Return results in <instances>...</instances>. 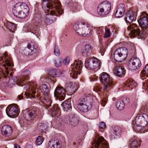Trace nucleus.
I'll return each instance as SVG.
<instances>
[{
  "instance_id": "1",
  "label": "nucleus",
  "mask_w": 148,
  "mask_h": 148,
  "mask_svg": "<svg viewBox=\"0 0 148 148\" xmlns=\"http://www.w3.org/2000/svg\"><path fill=\"white\" fill-rule=\"evenodd\" d=\"M146 15L145 12H142L138 20L139 25L142 28L141 31L140 30L139 27L134 23L130 24L128 27L127 29L131 36L142 38L148 35V18L146 16Z\"/></svg>"
},
{
  "instance_id": "2",
  "label": "nucleus",
  "mask_w": 148,
  "mask_h": 148,
  "mask_svg": "<svg viewBox=\"0 0 148 148\" xmlns=\"http://www.w3.org/2000/svg\"><path fill=\"white\" fill-rule=\"evenodd\" d=\"M41 4L42 8L45 10L46 8L49 9H52L50 12V14L48 12H45L44 17V21L47 25H50L53 22V20L51 19V15H54L58 16V14H61L63 12L62 9L61 4L58 0H42ZM48 12V10L47 9Z\"/></svg>"
},
{
  "instance_id": "3",
  "label": "nucleus",
  "mask_w": 148,
  "mask_h": 148,
  "mask_svg": "<svg viewBox=\"0 0 148 148\" xmlns=\"http://www.w3.org/2000/svg\"><path fill=\"white\" fill-rule=\"evenodd\" d=\"M31 74L30 71L26 70L23 73L22 75L23 76L21 78L17 79L16 78L13 80L12 79H10L9 81V84L10 83H12V84L14 85L17 84L21 86H23L25 85L24 89L27 91L31 90L32 93L33 95H35L36 93V92H38V89L36 87L34 84H26L27 83V80L29 79V76Z\"/></svg>"
},
{
  "instance_id": "4",
  "label": "nucleus",
  "mask_w": 148,
  "mask_h": 148,
  "mask_svg": "<svg viewBox=\"0 0 148 148\" xmlns=\"http://www.w3.org/2000/svg\"><path fill=\"white\" fill-rule=\"evenodd\" d=\"M23 113L24 114L23 117L25 119L23 121L21 120L20 122L24 127H26L27 129L30 124L33 123L32 120H33L36 116L39 115L40 112L37 108H34L30 110L28 109L25 110L23 111Z\"/></svg>"
},
{
  "instance_id": "5",
  "label": "nucleus",
  "mask_w": 148,
  "mask_h": 148,
  "mask_svg": "<svg viewBox=\"0 0 148 148\" xmlns=\"http://www.w3.org/2000/svg\"><path fill=\"white\" fill-rule=\"evenodd\" d=\"M73 27L77 33L84 37L90 33L93 29L92 27L84 22H78L74 24Z\"/></svg>"
},
{
  "instance_id": "6",
  "label": "nucleus",
  "mask_w": 148,
  "mask_h": 148,
  "mask_svg": "<svg viewBox=\"0 0 148 148\" xmlns=\"http://www.w3.org/2000/svg\"><path fill=\"white\" fill-rule=\"evenodd\" d=\"M29 11V8L27 5L25 3H21L16 4L12 10L14 15L20 18L25 17Z\"/></svg>"
},
{
  "instance_id": "7",
  "label": "nucleus",
  "mask_w": 148,
  "mask_h": 148,
  "mask_svg": "<svg viewBox=\"0 0 148 148\" xmlns=\"http://www.w3.org/2000/svg\"><path fill=\"white\" fill-rule=\"evenodd\" d=\"M40 89L42 93L40 100L48 108L51 106V101L49 95L50 88L46 84H42L40 86Z\"/></svg>"
},
{
  "instance_id": "8",
  "label": "nucleus",
  "mask_w": 148,
  "mask_h": 148,
  "mask_svg": "<svg viewBox=\"0 0 148 148\" xmlns=\"http://www.w3.org/2000/svg\"><path fill=\"white\" fill-rule=\"evenodd\" d=\"M128 51L125 47H122L117 49L114 53V58L115 60L121 62L125 59L127 56Z\"/></svg>"
},
{
  "instance_id": "9",
  "label": "nucleus",
  "mask_w": 148,
  "mask_h": 148,
  "mask_svg": "<svg viewBox=\"0 0 148 148\" xmlns=\"http://www.w3.org/2000/svg\"><path fill=\"white\" fill-rule=\"evenodd\" d=\"M82 67L81 61L75 60L72 65V72L70 73V76L73 78L76 79L77 75L80 74Z\"/></svg>"
},
{
  "instance_id": "10",
  "label": "nucleus",
  "mask_w": 148,
  "mask_h": 148,
  "mask_svg": "<svg viewBox=\"0 0 148 148\" xmlns=\"http://www.w3.org/2000/svg\"><path fill=\"white\" fill-rule=\"evenodd\" d=\"M111 8V5L109 2L104 1L101 3L98 8V13L99 15L104 16L109 13Z\"/></svg>"
},
{
  "instance_id": "11",
  "label": "nucleus",
  "mask_w": 148,
  "mask_h": 148,
  "mask_svg": "<svg viewBox=\"0 0 148 148\" xmlns=\"http://www.w3.org/2000/svg\"><path fill=\"white\" fill-rule=\"evenodd\" d=\"M101 75L100 80L101 83L104 85L103 90H110L112 87V79L110 77L109 75L106 73H103Z\"/></svg>"
},
{
  "instance_id": "12",
  "label": "nucleus",
  "mask_w": 148,
  "mask_h": 148,
  "mask_svg": "<svg viewBox=\"0 0 148 148\" xmlns=\"http://www.w3.org/2000/svg\"><path fill=\"white\" fill-rule=\"evenodd\" d=\"M148 116L146 114H138L132 122L133 124H137L146 126L147 124Z\"/></svg>"
},
{
  "instance_id": "13",
  "label": "nucleus",
  "mask_w": 148,
  "mask_h": 148,
  "mask_svg": "<svg viewBox=\"0 0 148 148\" xmlns=\"http://www.w3.org/2000/svg\"><path fill=\"white\" fill-rule=\"evenodd\" d=\"M99 64L97 58H91L86 62L85 66L89 70H92L98 68Z\"/></svg>"
},
{
  "instance_id": "14",
  "label": "nucleus",
  "mask_w": 148,
  "mask_h": 148,
  "mask_svg": "<svg viewBox=\"0 0 148 148\" xmlns=\"http://www.w3.org/2000/svg\"><path fill=\"white\" fill-rule=\"evenodd\" d=\"M94 148H108V145L107 142L104 140V138L102 136L99 137L97 140H95L92 144Z\"/></svg>"
},
{
  "instance_id": "15",
  "label": "nucleus",
  "mask_w": 148,
  "mask_h": 148,
  "mask_svg": "<svg viewBox=\"0 0 148 148\" xmlns=\"http://www.w3.org/2000/svg\"><path fill=\"white\" fill-rule=\"evenodd\" d=\"M49 112L52 116H53L56 120L58 121L62 120L60 116V112L57 104L53 105L50 109Z\"/></svg>"
},
{
  "instance_id": "16",
  "label": "nucleus",
  "mask_w": 148,
  "mask_h": 148,
  "mask_svg": "<svg viewBox=\"0 0 148 148\" xmlns=\"http://www.w3.org/2000/svg\"><path fill=\"white\" fill-rule=\"evenodd\" d=\"M6 112L9 116L12 118H15L18 116V110L16 106H9L7 108Z\"/></svg>"
},
{
  "instance_id": "17",
  "label": "nucleus",
  "mask_w": 148,
  "mask_h": 148,
  "mask_svg": "<svg viewBox=\"0 0 148 148\" xmlns=\"http://www.w3.org/2000/svg\"><path fill=\"white\" fill-rule=\"evenodd\" d=\"M65 92V89L63 87L57 86L55 90L54 95L59 99L63 100L64 99L66 95Z\"/></svg>"
},
{
  "instance_id": "18",
  "label": "nucleus",
  "mask_w": 148,
  "mask_h": 148,
  "mask_svg": "<svg viewBox=\"0 0 148 148\" xmlns=\"http://www.w3.org/2000/svg\"><path fill=\"white\" fill-rule=\"evenodd\" d=\"M142 65L140 59L137 58L132 59L130 69L132 71H136L140 69Z\"/></svg>"
},
{
  "instance_id": "19",
  "label": "nucleus",
  "mask_w": 148,
  "mask_h": 148,
  "mask_svg": "<svg viewBox=\"0 0 148 148\" xmlns=\"http://www.w3.org/2000/svg\"><path fill=\"white\" fill-rule=\"evenodd\" d=\"M136 18V13L133 11H128L125 15V20L126 23H130L135 20Z\"/></svg>"
},
{
  "instance_id": "20",
  "label": "nucleus",
  "mask_w": 148,
  "mask_h": 148,
  "mask_svg": "<svg viewBox=\"0 0 148 148\" xmlns=\"http://www.w3.org/2000/svg\"><path fill=\"white\" fill-rule=\"evenodd\" d=\"M95 98V97L92 95L88 94L81 99L80 100L91 107Z\"/></svg>"
},
{
  "instance_id": "21",
  "label": "nucleus",
  "mask_w": 148,
  "mask_h": 148,
  "mask_svg": "<svg viewBox=\"0 0 148 148\" xmlns=\"http://www.w3.org/2000/svg\"><path fill=\"white\" fill-rule=\"evenodd\" d=\"M125 10V5L124 4H119L116 9L115 15V16L117 18L122 17L124 15Z\"/></svg>"
},
{
  "instance_id": "22",
  "label": "nucleus",
  "mask_w": 148,
  "mask_h": 148,
  "mask_svg": "<svg viewBox=\"0 0 148 148\" xmlns=\"http://www.w3.org/2000/svg\"><path fill=\"white\" fill-rule=\"evenodd\" d=\"M1 131L2 134L5 136H10L12 132V127L8 125H3L1 129Z\"/></svg>"
},
{
  "instance_id": "23",
  "label": "nucleus",
  "mask_w": 148,
  "mask_h": 148,
  "mask_svg": "<svg viewBox=\"0 0 148 148\" xmlns=\"http://www.w3.org/2000/svg\"><path fill=\"white\" fill-rule=\"evenodd\" d=\"M121 128L118 126H115L110 135V137L112 139H115L116 136H119L121 134Z\"/></svg>"
},
{
  "instance_id": "24",
  "label": "nucleus",
  "mask_w": 148,
  "mask_h": 148,
  "mask_svg": "<svg viewBox=\"0 0 148 148\" xmlns=\"http://www.w3.org/2000/svg\"><path fill=\"white\" fill-rule=\"evenodd\" d=\"M78 107L79 110L82 112H87L88 111L91 107L79 100Z\"/></svg>"
},
{
  "instance_id": "25",
  "label": "nucleus",
  "mask_w": 148,
  "mask_h": 148,
  "mask_svg": "<svg viewBox=\"0 0 148 148\" xmlns=\"http://www.w3.org/2000/svg\"><path fill=\"white\" fill-rule=\"evenodd\" d=\"M92 47L90 45H88L85 46L83 47L82 51V54L85 57L89 56L93 51Z\"/></svg>"
},
{
  "instance_id": "26",
  "label": "nucleus",
  "mask_w": 148,
  "mask_h": 148,
  "mask_svg": "<svg viewBox=\"0 0 148 148\" xmlns=\"http://www.w3.org/2000/svg\"><path fill=\"white\" fill-rule=\"evenodd\" d=\"M133 129L134 131L138 133H145V132L148 131V129H146L144 127L145 126H143L142 125L137 124H133Z\"/></svg>"
},
{
  "instance_id": "27",
  "label": "nucleus",
  "mask_w": 148,
  "mask_h": 148,
  "mask_svg": "<svg viewBox=\"0 0 148 148\" xmlns=\"http://www.w3.org/2000/svg\"><path fill=\"white\" fill-rule=\"evenodd\" d=\"M125 69L123 68L121 66H116L114 68V72L118 76L122 77L125 75Z\"/></svg>"
},
{
  "instance_id": "28",
  "label": "nucleus",
  "mask_w": 148,
  "mask_h": 148,
  "mask_svg": "<svg viewBox=\"0 0 148 148\" xmlns=\"http://www.w3.org/2000/svg\"><path fill=\"white\" fill-rule=\"evenodd\" d=\"M61 146L60 141L57 140H52L49 142L48 148H60Z\"/></svg>"
},
{
  "instance_id": "29",
  "label": "nucleus",
  "mask_w": 148,
  "mask_h": 148,
  "mask_svg": "<svg viewBox=\"0 0 148 148\" xmlns=\"http://www.w3.org/2000/svg\"><path fill=\"white\" fill-rule=\"evenodd\" d=\"M65 89L66 91H67L70 93H73L78 89V88L71 83L66 84Z\"/></svg>"
},
{
  "instance_id": "30",
  "label": "nucleus",
  "mask_w": 148,
  "mask_h": 148,
  "mask_svg": "<svg viewBox=\"0 0 148 148\" xmlns=\"http://www.w3.org/2000/svg\"><path fill=\"white\" fill-rule=\"evenodd\" d=\"M6 27L10 31L14 32L16 29V24L9 21H7L4 23Z\"/></svg>"
},
{
  "instance_id": "31",
  "label": "nucleus",
  "mask_w": 148,
  "mask_h": 148,
  "mask_svg": "<svg viewBox=\"0 0 148 148\" xmlns=\"http://www.w3.org/2000/svg\"><path fill=\"white\" fill-rule=\"evenodd\" d=\"M73 114H70L69 115H66L64 117V119L62 120L59 121L61 125H64L65 123L70 124V122L71 121L72 117Z\"/></svg>"
},
{
  "instance_id": "32",
  "label": "nucleus",
  "mask_w": 148,
  "mask_h": 148,
  "mask_svg": "<svg viewBox=\"0 0 148 148\" xmlns=\"http://www.w3.org/2000/svg\"><path fill=\"white\" fill-rule=\"evenodd\" d=\"M56 70L53 69L50 70L49 73V76L48 78V81L51 82L53 83H54L55 81L54 79H52L56 75Z\"/></svg>"
},
{
  "instance_id": "33",
  "label": "nucleus",
  "mask_w": 148,
  "mask_h": 148,
  "mask_svg": "<svg viewBox=\"0 0 148 148\" xmlns=\"http://www.w3.org/2000/svg\"><path fill=\"white\" fill-rule=\"evenodd\" d=\"M64 110L67 111L68 110L71 109V106L70 102L66 101L63 102L61 104Z\"/></svg>"
},
{
  "instance_id": "34",
  "label": "nucleus",
  "mask_w": 148,
  "mask_h": 148,
  "mask_svg": "<svg viewBox=\"0 0 148 148\" xmlns=\"http://www.w3.org/2000/svg\"><path fill=\"white\" fill-rule=\"evenodd\" d=\"M140 76L142 79L148 77V65H146L145 68L141 71Z\"/></svg>"
},
{
  "instance_id": "35",
  "label": "nucleus",
  "mask_w": 148,
  "mask_h": 148,
  "mask_svg": "<svg viewBox=\"0 0 148 148\" xmlns=\"http://www.w3.org/2000/svg\"><path fill=\"white\" fill-rule=\"evenodd\" d=\"M71 119V121L70 122V124L73 127H75L77 125L78 123V118L76 117L75 115L73 114Z\"/></svg>"
},
{
  "instance_id": "36",
  "label": "nucleus",
  "mask_w": 148,
  "mask_h": 148,
  "mask_svg": "<svg viewBox=\"0 0 148 148\" xmlns=\"http://www.w3.org/2000/svg\"><path fill=\"white\" fill-rule=\"evenodd\" d=\"M117 108L119 110H123L124 108L125 104L123 101H118L116 104Z\"/></svg>"
},
{
  "instance_id": "37",
  "label": "nucleus",
  "mask_w": 148,
  "mask_h": 148,
  "mask_svg": "<svg viewBox=\"0 0 148 148\" xmlns=\"http://www.w3.org/2000/svg\"><path fill=\"white\" fill-rule=\"evenodd\" d=\"M33 20L35 22L38 23H40L42 21L41 15L38 14H35Z\"/></svg>"
},
{
  "instance_id": "38",
  "label": "nucleus",
  "mask_w": 148,
  "mask_h": 148,
  "mask_svg": "<svg viewBox=\"0 0 148 148\" xmlns=\"http://www.w3.org/2000/svg\"><path fill=\"white\" fill-rule=\"evenodd\" d=\"M27 47L32 51H35L36 50V47L33 43H30L28 44Z\"/></svg>"
},
{
  "instance_id": "39",
  "label": "nucleus",
  "mask_w": 148,
  "mask_h": 148,
  "mask_svg": "<svg viewBox=\"0 0 148 148\" xmlns=\"http://www.w3.org/2000/svg\"><path fill=\"white\" fill-rule=\"evenodd\" d=\"M6 54H4V56L3 59V62L4 64L6 65V64L8 66H11V64L10 61L8 59L6 60Z\"/></svg>"
},
{
  "instance_id": "40",
  "label": "nucleus",
  "mask_w": 148,
  "mask_h": 148,
  "mask_svg": "<svg viewBox=\"0 0 148 148\" xmlns=\"http://www.w3.org/2000/svg\"><path fill=\"white\" fill-rule=\"evenodd\" d=\"M138 141L136 140H133L131 142L130 147L131 148H136L138 147Z\"/></svg>"
},
{
  "instance_id": "41",
  "label": "nucleus",
  "mask_w": 148,
  "mask_h": 148,
  "mask_svg": "<svg viewBox=\"0 0 148 148\" xmlns=\"http://www.w3.org/2000/svg\"><path fill=\"white\" fill-rule=\"evenodd\" d=\"M43 139L42 137L40 136H38L36 141V144L38 145H41L43 141Z\"/></svg>"
},
{
  "instance_id": "42",
  "label": "nucleus",
  "mask_w": 148,
  "mask_h": 148,
  "mask_svg": "<svg viewBox=\"0 0 148 148\" xmlns=\"http://www.w3.org/2000/svg\"><path fill=\"white\" fill-rule=\"evenodd\" d=\"M62 60L60 58L58 59L55 61L54 64L56 67H59L61 66Z\"/></svg>"
},
{
  "instance_id": "43",
  "label": "nucleus",
  "mask_w": 148,
  "mask_h": 148,
  "mask_svg": "<svg viewBox=\"0 0 148 148\" xmlns=\"http://www.w3.org/2000/svg\"><path fill=\"white\" fill-rule=\"evenodd\" d=\"M127 83H129V84L128 85H127V86L129 87H130V86H132L134 87H136L137 85L136 82L132 80L131 81L130 80H128L127 81Z\"/></svg>"
},
{
  "instance_id": "44",
  "label": "nucleus",
  "mask_w": 148,
  "mask_h": 148,
  "mask_svg": "<svg viewBox=\"0 0 148 148\" xmlns=\"http://www.w3.org/2000/svg\"><path fill=\"white\" fill-rule=\"evenodd\" d=\"M148 110V103L147 104H146L145 106H142L140 109V111L141 112H143L147 111Z\"/></svg>"
},
{
  "instance_id": "45",
  "label": "nucleus",
  "mask_w": 148,
  "mask_h": 148,
  "mask_svg": "<svg viewBox=\"0 0 148 148\" xmlns=\"http://www.w3.org/2000/svg\"><path fill=\"white\" fill-rule=\"evenodd\" d=\"M100 53H101V55H103L104 52L106 50V47L103 45H100L99 46Z\"/></svg>"
},
{
  "instance_id": "46",
  "label": "nucleus",
  "mask_w": 148,
  "mask_h": 148,
  "mask_svg": "<svg viewBox=\"0 0 148 148\" xmlns=\"http://www.w3.org/2000/svg\"><path fill=\"white\" fill-rule=\"evenodd\" d=\"M25 96L26 98H30L32 99L35 98V96H34L31 94L29 93L25 92Z\"/></svg>"
},
{
  "instance_id": "47",
  "label": "nucleus",
  "mask_w": 148,
  "mask_h": 148,
  "mask_svg": "<svg viewBox=\"0 0 148 148\" xmlns=\"http://www.w3.org/2000/svg\"><path fill=\"white\" fill-rule=\"evenodd\" d=\"M54 53L55 55L57 56H59L60 55V52L59 49L56 46H55V47Z\"/></svg>"
},
{
  "instance_id": "48",
  "label": "nucleus",
  "mask_w": 148,
  "mask_h": 148,
  "mask_svg": "<svg viewBox=\"0 0 148 148\" xmlns=\"http://www.w3.org/2000/svg\"><path fill=\"white\" fill-rule=\"evenodd\" d=\"M94 29H95V31L97 32V34L99 36H101L102 34V30L99 28H94Z\"/></svg>"
},
{
  "instance_id": "49",
  "label": "nucleus",
  "mask_w": 148,
  "mask_h": 148,
  "mask_svg": "<svg viewBox=\"0 0 148 148\" xmlns=\"http://www.w3.org/2000/svg\"><path fill=\"white\" fill-rule=\"evenodd\" d=\"M70 60V58L69 57H67L65 58L64 60V63L66 65H67L69 63Z\"/></svg>"
},
{
  "instance_id": "50",
  "label": "nucleus",
  "mask_w": 148,
  "mask_h": 148,
  "mask_svg": "<svg viewBox=\"0 0 148 148\" xmlns=\"http://www.w3.org/2000/svg\"><path fill=\"white\" fill-rule=\"evenodd\" d=\"M110 30L109 29L106 30L105 31V35L104 36V38H106L109 37L110 35Z\"/></svg>"
},
{
  "instance_id": "51",
  "label": "nucleus",
  "mask_w": 148,
  "mask_h": 148,
  "mask_svg": "<svg viewBox=\"0 0 148 148\" xmlns=\"http://www.w3.org/2000/svg\"><path fill=\"white\" fill-rule=\"evenodd\" d=\"M93 90H94L96 92L100 91L101 90V88L98 85H97L95 86Z\"/></svg>"
},
{
  "instance_id": "52",
  "label": "nucleus",
  "mask_w": 148,
  "mask_h": 148,
  "mask_svg": "<svg viewBox=\"0 0 148 148\" xmlns=\"http://www.w3.org/2000/svg\"><path fill=\"white\" fill-rule=\"evenodd\" d=\"M42 125H40L39 126V129H40V130L41 131H43L44 130H45L47 128V126L46 125H45V126L44 125V124H42V123H41Z\"/></svg>"
},
{
  "instance_id": "53",
  "label": "nucleus",
  "mask_w": 148,
  "mask_h": 148,
  "mask_svg": "<svg viewBox=\"0 0 148 148\" xmlns=\"http://www.w3.org/2000/svg\"><path fill=\"white\" fill-rule=\"evenodd\" d=\"M99 127L104 129L106 127V124L103 122H101L99 124Z\"/></svg>"
},
{
  "instance_id": "54",
  "label": "nucleus",
  "mask_w": 148,
  "mask_h": 148,
  "mask_svg": "<svg viewBox=\"0 0 148 148\" xmlns=\"http://www.w3.org/2000/svg\"><path fill=\"white\" fill-rule=\"evenodd\" d=\"M123 101L124 103V104L128 103L130 102V99L128 98H126L123 99Z\"/></svg>"
},
{
  "instance_id": "55",
  "label": "nucleus",
  "mask_w": 148,
  "mask_h": 148,
  "mask_svg": "<svg viewBox=\"0 0 148 148\" xmlns=\"http://www.w3.org/2000/svg\"><path fill=\"white\" fill-rule=\"evenodd\" d=\"M1 77H3L4 78H6L7 77L6 74H4L1 71H0V78Z\"/></svg>"
},
{
  "instance_id": "56",
  "label": "nucleus",
  "mask_w": 148,
  "mask_h": 148,
  "mask_svg": "<svg viewBox=\"0 0 148 148\" xmlns=\"http://www.w3.org/2000/svg\"><path fill=\"white\" fill-rule=\"evenodd\" d=\"M106 101L104 100H103L101 101V103L102 105L103 106H105L106 104Z\"/></svg>"
},
{
  "instance_id": "57",
  "label": "nucleus",
  "mask_w": 148,
  "mask_h": 148,
  "mask_svg": "<svg viewBox=\"0 0 148 148\" xmlns=\"http://www.w3.org/2000/svg\"><path fill=\"white\" fill-rule=\"evenodd\" d=\"M23 96H22L21 95H18V99H19V100H21L23 98Z\"/></svg>"
},
{
  "instance_id": "58",
  "label": "nucleus",
  "mask_w": 148,
  "mask_h": 148,
  "mask_svg": "<svg viewBox=\"0 0 148 148\" xmlns=\"http://www.w3.org/2000/svg\"><path fill=\"white\" fill-rule=\"evenodd\" d=\"M14 148H20V146L17 144L14 145Z\"/></svg>"
},
{
  "instance_id": "59",
  "label": "nucleus",
  "mask_w": 148,
  "mask_h": 148,
  "mask_svg": "<svg viewBox=\"0 0 148 148\" xmlns=\"http://www.w3.org/2000/svg\"><path fill=\"white\" fill-rule=\"evenodd\" d=\"M5 72H6V73L7 75H9V72L8 71H7V70H6Z\"/></svg>"
},
{
  "instance_id": "60",
  "label": "nucleus",
  "mask_w": 148,
  "mask_h": 148,
  "mask_svg": "<svg viewBox=\"0 0 148 148\" xmlns=\"http://www.w3.org/2000/svg\"><path fill=\"white\" fill-rule=\"evenodd\" d=\"M146 85L147 89L148 90V82L146 83Z\"/></svg>"
},
{
  "instance_id": "61",
  "label": "nucleus",
  "mask_w": 148,
  "mask_h": 148,
  "mask_svg": "<svg viewBox=\"0 0 148 148\" xmlns=\"http://www.w3.org/2000/svg\"><path fill=\"white\" fill-rule=\"evenodd\" d=\"M10 76H12V74L11 73H10Z\"/></svg>"
},
{
  "instance_id": "62",
  "label": "nucleus",
  "mask_w": 148,
  "mask_h": 148,
  "mask_svg": "<svg viewBox=\"0 0 148 148\" xmlns=\"http://www.w3.org/2000/svg\"><path fill=\"white\" fill-rule=\"evenodd\" d=\"M37 97H38V96L37 95V94L36 95Z\"/></svg>"
},
{
  "instance_id": "63",
  "label": "nucleus",
  "mask_w": 148,
  "mask_h": 148,
  "mask_svg": "<svg viewBox=\"0 0 148 148\" xmlns=\"http://www.w3.org/2000/svg\"><path fill=\"white\" fill-rule=\"evenodd\" d=\"M7 68H8H8L7 67L6 68H5V69H6Z\"/></svg>"
}]
</instances>
